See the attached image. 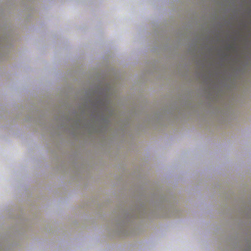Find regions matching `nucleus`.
<instances>
[{
	"label": "nucleus",
	"mask_w": 251,
	"mask_h": 251,
	"mask_svg": "<svg viewBox=\"0 0 251 251\" xmlns=\"http://www.w3.org/2000/svg\"><path fill=\"white\" fill-rule=\"evenodd\" d=\"M174 193L169 192L161 195L159 198L154 199V201L147 205L142 204V208L135 211L124 212L117 214L119 217L117 218V225L115 232L125 235H129L133 228L132 223L136 219L144 217L147 213H151L162 217H169L175 215L176 208L173 204L175 201Z\"/></svg>",
	"instance_id": "nucleus-1"
},
{
	"label": "nucleus",
	"mask_w": 251,
	"mask_h": 251,
	"mask_svg": "<svg viewBox=\"0 0 251 251\" xmlns=\"http://www.w3.org/2000/svg\"><path fill=\"white\" fill-rule=\"evenodd\" d=\"M94 89L89 88L82 92L81 99L82 100L81 113L84 109L90 107V104L104 105L110 107L113 106V102L115 93V84L111 83L98 81Z\"/></svg>",
	"instance_id": "nucleus-2"
},
{
	"label": "nucleus",
	"mask_w": 251,
	"mask_h": 251,
	"mask_svg": "<svg viewBox=\"0 0 251 251\" xmlns=\"http://www.w3.org/2000/svg\"><path fill=\"white\" fill-rule=\"evenodd\" d=\"M20 246L16 239L10 237L9 239L0 242V251H12V247Z\"/></svg>",
	"instance_id": "nucleus-3"
},
{
	"label": "nucleus",
	"mask_w": 251,
	"mask_h": 251,
	"mask_svg": "<svg viewBox=\"0 0 251 251\" xmlns=\"http://www.w3.org/2000/svg\"><path fill=\"white\" fill-rule=\"evenodd\" d=\"M8 40L7 37L5 35H0V45H2L3 42L7 41Z\"/></svg>",
	"instance_id": "nucleus-4"
},
{
	"label": "nucleus",
	"mask_w": 251,
	"mask_h": 251,
	"mask_svg": "<svg viewBox=\"0 0 251 251\" xmlns=\"http://www.w3.org/2000/svg\"><path fill=\"white\" fill-rule=\"evenodd\" d=\"M14 231L17 232L18 234H22V231H18L16 227L14 228L11 230V231H10V234H13L12 232H13Z\"/></svg>",
	"instance_id": "nucleus-5"
}]
</instances>
